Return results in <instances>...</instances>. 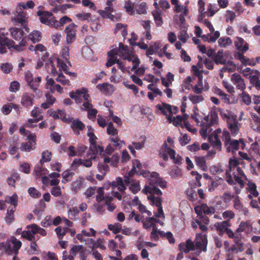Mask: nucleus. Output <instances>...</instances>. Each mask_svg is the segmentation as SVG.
<instances>
[{"mask_svg":"<svg viewBox=\"0 0 260 260\" xmlns=\"http://www.w3.org/2000/svg\"><path fill=\"white\" fill-rule=\"evenodd\" d=\"M142 175L145 177H150L149 184L145 185L142 191L146 194L150 193L151 194L161 195L162 192L159 188L156 187V186H159L161 188H165L167 183L159 177L158 174L156 172H153L152 174H150L149 172H144Z\"/></svg>","mask_w":260,"mask_h":260,"instance_id":"1","label":"nucleus"},{"mask_svg":"<svg viewBox=\"0 0 260 260\" xmlns=\"http://www.w3.org/2000/svg\"><path fill=\"white\" fill-rule=\"evenodd\" d=\"M21 242L15 237H12L10 241L0 243V250L2 252L12 254L13 252L17 255L18 250L21 246Z\"/></svg>","mask_w":260,"mask_h":260,"instance_id":"2","label":"nucleus"},{"mask_svg":"<svg viewBox=\"0 0 260 260\" xmlns=\"http://www.w3.org/2000/svg\"><path fill=\"white\" fill-rule=\"evenodd\" d=\"M28 17L27 14L23 12L21 8H17L14 16L12 18V20L15 22L21 24L24 26L26 30L28 32V28L25 26L26 23L27 22Z\"/></svg>","mask_w":260,"mask_h":260,"instance_id":"3","label":"nucleus"},{"mask_svg":"<svg viewBox=\"0 0 260 260\" xmlns=\"http://www.w3.org/2000/svg\"><path fill=\"white\" fill-rule=\"evenodd\" d=\"M232 83L236 86V89L243 91L246 89V85L243 78L237 74H232L231 78Z\"/></svg>","mask_w":260,"mask_h":260,"instance_id":"4","label":"nucleus"},{"mask_svg":"<svg viewBox=\"0 0 260 260\" xmlns=\"http://www.w3.org/2000/svg\"><path fill=\"white\" fill-rule=\"evenodd\" d=\"M76 25L72 23L68 25L64 32L66 34V40L68 44H71L75 39L76 34Z\"/></svg>","mask_w":260,"mask_h":260,"instance_id":"5","label":"nucleus"},{"mask_svg":"<svg viewBox=\"0 0 260 260\" xmlns=\"http://www.w3.org/2000/svg\"><path fill=\"white\" fill-rule=\"evenodd\" d=\"M96 87L101 93L106 95H111L114 91V86L108 82L99 84L96 85Z\"/></svg>","mask_w":260,"mask_h":260,"instance_id":"6","label":"nucleus"},{"mask_svg":"<svg viewBox=\"0 0 260 260\" xmlns=\"http://www.w3.org/2000/svg\"><path fill=\"white\" fill-rule=\"evenodd\" d=\"M174 154H175V150L168 147L166 143L162 145L160 149V156L165 161L168 160L169 155L170 158L174 157Z\"/></svg>","mask_w":260,"mask_h":260,"instance_id":"7","label":"nucleus"},{"mask_svg":"<svg viewBox=\"0 0 260 260\" xmlns=\"http://www.w3.org/2000/svg\"><path fill=\"white\" fill-rule=\"evenodd\" d=\"M194 210L198 215H201L202 213L206 214H212L215 212V209L212 207H209L207 204H203L194 208Z\"/></svg>","mask_w":260,"mask_h":260,"instance_id":"8","label":"nucleus"},{"mask_svg":"<svg viewBox=\"0 0 260 260\" xmlns=\"http://www.w3.org/2000/svg\"><path fill=\"white\" fill-rule=\"evenodd\" d=\"M35 96L32 93H25L21 98V104L22 106L28 108L33 105Z\"/></svg>","mask_w":260,"mask_h":260,"instance_id":"9","label":"nucleus"},{"mask_svg":"<svg viewBox=\"0 0 260 260\" xmlns=\"http://www.w3.org/2000/svg\"><path fill=\"white\" fill-rule=\"evenodd\" d=\"M14 41L9 39L8 38L0 36V53L3 54L7 52L5 46L9 49L11 48V46L13 44Z\"/></svg>","mask_w":260,"mask_h":260,"instance_id":"10","label":"nucleus"},{"mask_svg":"<svg viewBox=\"0 0 260 260\" xmlns=\"http://www.w3.org/2000/svg\"><path fill=\"white\" fill-rule=\"evenodd\" d=\"M235 57L236 59L239 60L245 66L249 65L254 66L256 63V61L254 59H249L247 58L241 53L238 52L236 53Z\"/></svg>","mask_w":260,"mask_h":260,"instance_id":"11","label":"nucleus"},{"mask_svg":"<svg viewBox=\"0 0 260 260\" xmlns=\"http://www.w3.org/2000/svg\"><path fill=\"white\" fill-rule=\"evenodd\" d=\"M230 226V219L222 222H217L214 224V226L216 228V230L218 232L219 235L220 236L222 235Z\"/></svg>","mask_w":260,"mask_h":260,"instance_id":"12","label":"nucleus"},{"mask_svg":"<svg viewBox=\"0 0 260 260\" xmlns=\"http://www.w3.org/2000/svg\"><path fill=\"white\" fill-rule=\"evenodd\" d=\"M38 15L40 16V19L42 23L49 25L52 18V14L49 12H38Z\"/></svg>","mask_w":260,"mask_h":260,"instance_id":"13","label":"nucleus"},{"mask_svg":"<svg viewBox=\"0 0 260 260\" xmlns=\"http://www.w3.org/2000/svg\"><path fill=\"white\" fill-rule=\"evenodd\" d=\"M121 55L122 56V59L132 61L134 63V66L131 69L132 71H134L139 66L140 60L138 57L134 55H130L129 53L125 56Z\"/></svg>","mask_w":260,"mask_h":260,"instance_id":"14","label":"nucleus"},{"mask_svg":"<svg viewBox=\"0 0 260 260\" xmlns=\"http://www.w3.org/2000/svg\"><path fill=\"white\" fill-rule=\"evenodd\" d=\"M228 128L230 130L233 136L237 135L239 131V124L237 118L229 121L227 123Z\"/></svg>","mask_w":260,"mask_h":260,"instance_id":"15","label":"nucleus"},{"mask_svg":"<svg viewBox=\"0 0 260 260\" xmlns=\"http://www.w3.org/2000/svg\"><path fill=\"white\" fill-rule=\"evenodd\" d=\"M235 43V46L239 51L246 52L249 49L248 44L245 43L244 39L242 38L237 37Z\"/></svg>","mask_w":260,"mask_h":260,"instance_id":"16","label":"nucleus"},{"mask_svg":"<svg viewBox=\"0 0 260 260\" xmlns=\"http://www.w3.org/2000/svg\"><path fill=\"white\" fill-rule=\"evenodd\" d=\"M208 139L213 147L215 148L216 150L218 151H220L221 150V142L218 135L214 134L212 136H210Z\"/></svg>","mask_w":260,"mask_h":260,"instance_id":"17","label":"nucleus"},{"mask_svg":"<svg viewBox=\"0 0 260 260\" xmlns=\"http://www.w3.org/2000/svg\"><path fill=\"white\" fill-rule=\"evenodd\" d=\"M11 37L15 40L18 41L22 38L24 35L23 30L19 28L12 27L10 29Z\"/></svg>","mask_w":260,"mask_h":260,"instance_id":"18","label":"nucleus"},{"mask_svg":"<svg viewBox=\"0 0 260 260\" xmlns=\"http://www.w3.org/2000/svg\"><path fill=\"white\" fill-rule=\"evenodd\" d=\"M156 108L161 111L164 115H167L168 112H173L172 107L168 104L162 103L161 104H158L156 106Z\"/></svg>","mask_w":260,"mask_h":260,"instance_id":"19","label":"nucleus"},{"mask_svg":"<svg viewBox=\"0 0 260 260\" xmlns=\"http://www.w3.org/2000/svg\"><path fill=\"white\" fill-rule=\"evenodd\" d=\"M196 165L203 171H207V166L205 156H195Z\"/></svg>","mask_w":260,"mask_h":260,"instance_id":"20","label":"nucleus"},{"mask_svg":"<svg viewBox=\"0 0 260 260\" xmlns=\"http://www.w3.org/2000/svg\"><path fill=\"white\" fill-rule=\"evenodd\" d=\"M213 60L217 64H225L226 63V60L223 57V50H219L213 57Z\"/></svg>","mask_w":260,"mask_h":260,"instance_id":"21","label":"nucleus"},{"mask_svg":"<svg viewBox=\"0 0 260 260\" xmlns=\"http://www.w3.org/2000/svg\"><path fill=\"white\" fill-rule=\"evenodd\" d=\"M111 185L113 188L117 187L121 192H123L126 189V187L124 185L123 180L121 177H117L115 181L112 182Z\"/></svg>","mask_w":260,"mask_h":260,"instance_id":"22","label":"nucleus"},{"mask_svg":"<svg viewBox=\"0 0 260 260\" xmlns=\"http://www.w3.org/2000/svg\"><path fill=\"white\" fill-rule=\"evenodd\" d=\"M70 231L69 228L68 227H62L59 226L55 229V231L56 233L57 238L59 240L63 239V236Z\"/></svg>","mask_w":260,"mask_h":260,"instance_id":"23","label":"nucleus"},{"mask_svg":"<svg viewBox=\"0 0 260 260\" xmlns=\"http://www.w3.org/2000/svg\"><path fill=\"white\" fill-rule=\"evenodd\" d=\"M85 88H82V89H77L75 92H71L70 93V96L71 98L73 99H75L77 103L81 102V96L84 93L85 90Z\"/></svg>","mask_w":260,"mask_h":260,"instance_id":"24","label":"nucleus"},{"mask_svg":"<svg viewBox=\"0 0 260 260\" xmlns=\"http://www.w3.org/2000/svg\"><path fill=\"white\" fill-rule=\"evenodd\" d=\"M71 122H72L71 127L74 132L76 130L82 131L85 128V125L81 121H80L78 119L73 120V121L72 120Z\"/></svg>","mask_w":260,"mask_h":260,"instance_id":"25","label":"nucleus"},{"mask_svg":"<svg viewBox=\"0 0 260 260\" xmlns=\"http://www.w3.org/2000/svg\"><path fill=\"white\" fill-rule=\"evenodd\" d=\"M28 38L33 43H35L41 40V33L38 30H33L28 35Z\"/></svg>","mask_w":260,"mask_h":260,"instance_id":"26","label":"nucleus"},{"mask_svg":"<svg viewBox=\"0 0 260 260\" xmlns=\"http://www.w3.org/2000/svg\"><path fill=\"white\" fill-rule=\"evenodd\" d=\"M227 146V151L234 152L235 151H237L239 148V143L238 140H234L229 142Z\"/></svg>","mask_w":260,"mask_h":260,"instance_id":"27","label":"nucleus"},{"mask_svg":"<svg viewBox=\"0 0 260 260\" xmlns=\"http://www.w3.org/2000/svg\"><path fill=\"white\" fill-rule=\"evenodd\" d=\"M26 44V41L24 38H22L18 45H15L14 42L13 44L11 46V48H13L18 52H22L24 50V47Z\"/></svg>","mask_w":260,"mask_h":260,"instance_id":"28","label":"nucleus"},{"mask_svg":"<svg viewBox=\"0 0 260 260\" xmlns=\"http://www.w3.org/2000/svg\"><path fill=\"white\" fill-rule=\"evenodd\" d=\"M152 15L156 24L157 26H160L163 23V20L161 17V12L158 11H155L152 12Z\"/></svg>","mask_w":260,"mask_h":260,"instance_id":"29","label":"nucleus"},{"mask_svg":"<svg viewBox=\"0 0 260 260\" xmlns=\"http://www.w3.org/2000/svg\"><path fill=\"white\" fill-rule=\"evenodd\" d=\"M113 199L112 197L106 196V201L105 204L107 206V209L109 211H113L116 207L114 203H112Z\"/></svg>","mask_w":260,"mask_h":260,"instance_id":"30","label":"nucleus"},{"mask_svg":"<svg viewBox=\"0 0 260 260\" xmlns=\"http://www.w3.org/2000/svg\"><path fill=\"white\" fill-rule=\"evenodd\" d=\"M118 56L122 58V56H125L129 53V50L127 46H124L122 43L119 44Z\"/></svg>","mask_w":260,"mask_h":260,"instance_id":"31","label":"nucleus"},{"mask_svg":"<svg viewBox=\"0 0 260 260\" xmlns=\"http://www.w3.org/2000/svg\"><path fill=\"white\" fill-rule=\"evenodd\" d=\"M54 83L55 82L52 78H49L48 76L46 77V84L45 85V88L49 90V91L52 93H53L55 91L54 88H53Z\"/></svg>","mask_w":260,"mask_h":260,"instance_id":"32","label":"nucleus"},{"mask_svg":"<svg viewBox=\"0 0 260 260\" xmlns=\"http://www.w3.org/2000/svg\"><path fill=\"white\" fill-rule=\"evenodd\" d=\"M5 202L13 205L15 208L17 205V195L16 193H14L13 196L11 197H6L5 198Z\"/></svg>","mask_w":260,"mask_h":260,"instance_id":"33","label":"nucleus"},{"mask_svg":"<svg viewBox=\"0 0 260 260\" xmlns=\"http://www.w3.org/2000/svg\"><path fill=\"white\" fill-rule=\"evenodd\" d=\"M96 192L98 194L96 196V201L98 203H100L103 201L105 202L106 196L104 197V192L103 191V188H98Z\"/></svg>","mask_w":260,"mask_h":260,"instance_id":"34","label":"nucleus"},{"mask_svg":"<svg viewBox=\"0 0 260 260\" xmlns=\"http://www.w3.org/2000/svg\"><path fill=\"white\" fill-rule=\"evenodd\" d=\"M218 43L219 45L222 47H226V46L230 45L232 43V41L229 37L225 38H220L218 41Z\"/></svg>","mask_w":260,"mask_h":260,"instance_id":"35","label":"nucleus"},{"mask_svg":"<svg viewBox=\"0 0 260 260\" xmlns=\"http://www.w3.org/2000/svg\"><path fill=\"white\" fill-rule=\"evenodd\" d=\"M247 185L249 187L250 193L254 197H257L258 196V192L256 190V185L254 183L249 182L247 183Z\"/></svg>","mask_w":260,"mask_h":260,"instance_id":"36","label":"nucleus"},{"mask_svg":"<svg viewBox=\"0 0 260 260\" xmlns=\"http://www.w3.org/2000/svg\"><path fill=\"white\" fill-rule=\"evenodd\" d=\"M15 209L9 207L7 210V215L6 216V220L8 223H11L14 219V213Z\"/></svg>","mask_w":260,"mask_h":260,"instance_id":"37","label":"nucleus"},{"mask_svg":"<svg viewBox=\"0 0 260 260\" xmlns=\"http://www.w3.org/2000/svg\"><path fill=\"white\" fill-rule=\"evenodd\" d=\"M108 229L110 231H112L114 234H117L119 233L122 230V225L119 223H116L114 224H109Z\"/></svg>","mask_w":260,"mask_h":260,"instance_id":"38","label":"nucleus"},{"mask_svg":"<svg viewBox=\"0 0 260 260\" xmlns=\"http://www.w3.org/2000/svg\"><path fill=\"white\" fill-rule=\"evenodd\" d=\"M90 150L93 152L92 155H95V153L101 154L104 151V148L101 146L97 145L96 143L90 147Z\"/></svg>","mask_w":260,"mask_h":260,"instance_id":"39","label":"nucleus"},{"mask_svg":"<svg viewBox=\"0 0 260 260\" xmlns=\"http://www.w3.org/2000/svg\"><path fill=\"white\" fill-rule=\"evenodd\" d=\"M107 132L109 135L116 136L118 134V130L114 127L113 124L110 122L108 124Z\"/></svg>","mask_w":260,"mask_h":260,"instance_id":"40","label":"nucleus"},{"mask_svg":"<svg viewBox=\"0 0 260 260\" xmlns=\"http://www.w3.org/2000/svg\"><path fill=\"white\" fill-rule=\"evenodd\" d=\"M56 80L63 85H70L69 80L66 79L64 76L61 72L59 73L57 78H56Z\"/></svg>","mask_w":260,"mask_h":260,"instance_id":"41","label":"nucleus"},{"mask_svg":"<svg viewBox=\"0 0 260 260\" xmlns=\"http://www.w3.org/2000/svg\"><path fill=\"white\" fill-rule=\"evenodd\" d=\"M51 153L48 151H44L42 153V158L40 160V163L42 165L44 162L49 161L51 160Z\"/></svg>","mask_w":260,"mask_h":260,"instance_id":"42","label":"nucleus"},{"mask_svg":"<svg viewBox=\"0 0 260 260\" xmlns=\"http://www.w3.org/2000/svg\"><path fill=\"white\" fill-rule=\"evenodd\" d=\"M223 181L221 178H218L215 181H212L209 186V190L212 191L217 187L219 184H221Z\"/></svg>","mask_w":260,"mask_h":260,"instance_id":"43","label":"nucleus"},{"mask_svg":"<svg viewBox=\"0 0 260 260\" xmlns=\"http://www.w3.org/2000/svg\"><path fill=\"white\" fill-rule=\"evenodd\" d=\"M21 236L23 238H25L29 241H35V237L33 236L29 231V230L27 231H24L21 233Z\"/></svg>","mask_w":260,"mask_h":260,"instance_id":"44","label":"nucleus"},{"mask_svg":"<svg viewBox=\"0 0 260 260\" xmlns=\"http://www.w3.org/2000/svg\"><path fill=\"white\" fill-rule=\"evenodd\" d=\"M189 100L193 104H197L203 101V97L202 95H197L190 94L188 96Z\"/></svg>","mask_w":260,"mask_h":260,"instance_id":"45","label":"nucleus"},{"mask_svg":"<svg viewBox=\"0 0 260 260\" xmlns=\"http://www.w3.org/2000/svg\"><path fill=\"white\" fill-rule=\"evenodd\" d=\"M35 3L32 1H28L26 3H20L18 8H23V9H32L35 6Z\"/></svg>","mask_w":260,"mask_h":260,"instance_id":"46","label":"nucleus"},{"mask_svg":"<svg viewBox=\"0 0 260 260\" xmlns=\"http://www.w3.org/2000/svg\"><path fill=\"white\" fill-rule=\"evenodd\" d=\"M129 189L134 193H137L140 190L139 181L133 182L129 187Z\"/></svg>","mask_w":260,"mask_h":260,"instance_id":"47","label":"nucleus"},{"mask_svg":"<svg viewBox=\"0 0 260 260\" xmlns=\"http://www.w3.org/2000/svg\"><path fill=\"white\" fill-rule=\"evenodd\" d=\"M95 158V155H91L90 158L82 159L81 165H83V166L87 167V168H89L92 166V164L91 160H93Z\"/></svg>","mask_w":260,"mask_h":260,"instance_id":"48","label":"nucleus"},{"mask_svg":"<svg viewBox=\"0 0 260 260\" xmlns=\"http://www.w3.org/2000/svg\"><path fill=\"white\" fill-rule=\"evenodd\" d=\"M34 143L33 142H24L21 144V149L25 151H29L35 147Z\"/></svg>","mask_w":260,"mask_h":260,"instance_id":"49","label":"nucleus"},{"mask_svg":"<svg viewBox=\"0 0 260 260\" xmlns=\"http://www.w3.org/2000/svg\"><path fill=\"white\" fill-rule=\"evenodd\" d=\"M29 194L34 198H38L41 197V193L34 187H30L28 189Z\"/></svg>","mask_w":260,"mask_h":260,"instance_id":"50","label":"nucleus"},{"mask_svg":"<svg viewBox=\"0 0 260 260\" xmlns=\"http://www.w3.org/2000/svg\"><path fill=\"white\" fill-rule=\"evenodd\" d=\"M1 69L5 74L9 73L12 70V66L9 63H2L1 66Z\"/></svg>","mask_w":260,"mask_h":260,"instance_id":"51","label":"nucleus"},{"mask_svg":"<svg viewBox=\"0 0 260 260\" xmlns=\"http://www.w3.org/2000/svg\"><path fill=\"white\" fill-rule=\"evenodd\" d=\"M148 198L151 201L153 204L155 205L157 207L161 206V200L160 198L149 196Z\"/></svg>","mask_w":260,"mask_h":260,"instance_id":"52","label":"nucleus"},{"mask_svg":"<svg viewBox=\"0 0 260 260\" xmlns=\"http://www.w3.org/2000/svg\"><path fill=\"white\" fill-rule=\"evenodd\" d=\"M240 96L243 102L246 105H248L251 103V98L248 94H246L244 91H242Z\"/></svg>","mask_w":260,"mask_h":260,"instance_id":"53","label":"nucleus"},{"mask_svg":"<svg viewBox=\"0 0 260 260\" xmlns=\"http://www.w3.org/2000/svg\"><path fill=\"white\" fill-rule=\"evenodd\" d=\"M218 10L219 9L215 4H209L208 6L207 9V10L209 13L208 16L210 17L213 16L214 15V14L218 11Z\"/></svg>","mask_w":260,"mask_h":260,"instance_id":"54","label":"nucleus"},{"mask_svg":"<svg viewBox=\"0 0 260 260\" xmlns=\"http://www.w3.org/2000/svg\"><path fill=\"white\" fill-rule=\"evenodd\" d=\"M58 113L59 115V118L65 122H70L72 121V119L70 118L69 116L66 114V112L63 110H58Z\"/></svg>","mask_w":260,"mask_h":260,"instance_id":"55","label":"nucleus"},{"mask_svg":"<svg viewBox=\"0 0 260 260\" xmlns=\"http://www.w3.org/2000/svg\"><path fill=\"white\" fill-rule=\"evenodd\" d=\"M20 88V84L17 81H12L11 83L9 90L10 91L13 92H16L17 91H18Z\"/></svg>","mask_w":260,"mask_h":260,"instance_id":"56","label":"nucleus"},{"mask_svg":"<svg viewBox=\"0 0 260 260\" xmlns=\"http://www.w3.org/2000/svg\"><path fill=\"white\" fill-rule=\"evenodd\" d=\"M74 173L69 172H64L62 173V180L63 183L68 182L71 181Z\"/></svg>","mask_w":260,"mask_h":260,"instance_id":"57","label":"nucleus"},{"mask_svg":"<svg viewBox=\"0 0 260 260\" xmlns=\"http://www.w3.org/2000/svg\"><path fill=\"white\" fill-rule=\"evenodd\" d=\"M223 141L225 146H228L229 142L231 141L230 133L226 131H224L222 132Z\"/></svg>","mask_w":260,"mask_h":260,"instance_id":"58","label":"nucleus"},{"mask_svg":"<svg viewBox=\"0 0 260 260\" xmlns=\"http://www.w3.org/2000/svg\"><path fill=\"white\" fill-rule=\"evenodd\" d=\"M26 228L27 230H29V231L31 233V235L33 236H35V235L38 233L39 226L36 224H32L30 225H28Z\"/></svg>","mask_w":260,"mask_h":260,"instance_id":"59","label":"nucleus"},{"mask_svg":"<svg viewBox=\"0 0 260 260\" xmlns=\"http://www.w3.org/2000/svg\"><path fill=\"white\" fill-rule=\"evenodd\" d=\"M186 194L187 196L188 199L189 201L193 202L196 200V194L194 190L192 188L188 189L186 191Z\"/></svg>","mask_w":260,"mask_h":260,"instance_id":"60","label":"nucleus"},{"mask_svg":"<svg viewBox=\"0 0 260 260\" xmlns=\"http://www.w3.org/2000/svg\"><path fill=\"white\" fill-rule=\"evenodd\" d=\"M92 243V249L95 248L100 247L103 249H105V247L102 245L103 240L98 239L96 241H94L93 239L90 240Z\"/></svg>","mask_w":260,"mask_h":260,"instance_id":"61","label":"nucleus"},{"mask_svg":"<svg viewBox=\"0 0 260 260\" xmlns=\"http://www.w3.org/2000/svg\"><path fill=\"white\" fill-rule=\"evenodd\" d=\"M57 67L66 73L69 70L68 66L59 58H57Z\"/></svg>","mask_w":260,"mask_h":260,"instance_id":"62","label":"nucleus"},{"mask_svg":"<svg viewBox=\"0 0 260 260\" xmlns=\"http://www.w3.org/2000/svg\"><path fill=\"white\" fill-rule=\"evenodd\" d=\"M158 235L156 226H153L152 232L150 234V239L152 241H156L158 240Z\"/></svg>","mask_w":260,"mask_h":260,"instance_id":"63","label":"nucleus"},{"mask_svg":"<svg viewBox=\"0 0 260 260\" xmlns=\"http://www.w3.org/2000/svg\"><path fill=\"white\" fill-rule=\"evenodd\" d=\"M52 223V220L50 216H47L42 221L41 225L44 227L50 226Z\"/></svg>","mask_w":260,"mask_h":260,"instance_id":"64","label":"nucleus"}]
</instances>
